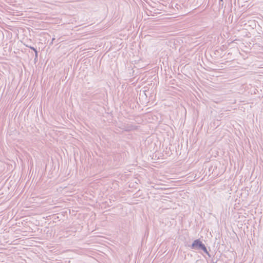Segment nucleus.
I'll return each mask as SVG.
<instances>
[{
    "mask_svg": "<svg viewBox=\"0 0 263 263\" xmlns=\"http://www.w3.org/2000/svg\"><path fill=\"white\" fill-rule=\"evenodd\" d=\"M33 50H34L35 52H36V50H35V49L33 48Z\"/></svg>",
    "mask_w": 263,
    "mask_h": 263,
    "instance_id": "obj_4",
    "label": "nucleus"
},
{
    "mask_svg": "<svg viewBox=\"0 0 263 263\" xmlns=\"http://www.w3.org/2000/svg\"><path fill=\"white\" fill-rule=\"evenodd\" d=\"M221 1H222V0H220Z\"/></svg>",
    "mask_w": 263,
    "mask_h": 263,
    "instance_id": "obj_5",
    "label": "nucleus"
},
{
    "mask_svg": "<svg viewBox=\"0 0 263 263\" xmlns=\"http://www.w3.org/2000/svg\"><path fill=\"white\" fill-rule=\"evenodd\" d=\"M33 50H34L35 52H36V50H35V49L33 48Z\"/></svg>",
    "mask_w": 263,
    "mask_h": 263,
    "instance_id": "obj_3",
    "label": "nucleus"
},
{
    "mask_svg": "<svg viewBox=\"0 0 263 263\" xmlns=\"http://www.w3.org/2000/svg\"><path fill=\"white\" fill-rule=\"evenodd\" d=\"M33 50H34L35 52H36V50H35V49L33 48Z\"/></svg>",
    "mask_w": 263,
    "mask_h": 263,
    "instance_id": "obj_2",
    "label": "nucleus"
},
{
    "mask_svg": "<svg viewBox=\"0 0 263 263\" xmlns=\"http://www.w3.org/2000/svg\"><path fill=\"white\" fill-rule=\"evenodd\" d=\"M192 247L193 248H197V247L200 248L202 250H203L205 252L207 253V250H206V247H205V246L203 244H202L201 241H200L199 240H195L192 245Z\"/></svg>",
    "mask_w": 263,
    "mask_h": 263,
    "instance_id": "obj_1",
    "label": "nucleus"
}]
</instances>
